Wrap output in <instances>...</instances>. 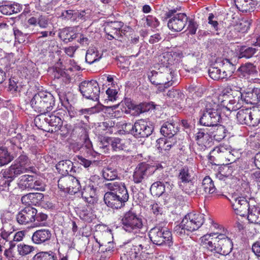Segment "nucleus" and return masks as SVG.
I'll return each instance as SVG.
<instances>
[{"label": "nucleus", "instance_id": "c85d7f7f", "mask_svg": "<svg viewBox=\"0 0 260 260\" xmlns=\"http://www.w3.org/2000/svg\"><path fill=\"white\" fill-rule=\"evenodd\" d=\"M250 109H241L239 110L236 114L238 122L241 124H246L249 126H254L252 120L249 115L250 114Z\"/></svg>", "mask_w": 260, "mask_h": 260}, {"label": "nucleus", "instance_id": "338daca9", "mask_svg": "<svg viewBox=\"0 0 260 260\" xmlns=\"http://www.w3.org/2000/svg\"><path fill=\"white\" fill-rule=\"evenodd\" d=\"M146 22L148 26L156 28L159 25L158 19L152 15H148L146 18Z\"/></svg>", "mask_w": 260, "mask_h": 260}, {"label": "nucleus", "instance_id": "a878e982", "mask_svg": "<svg viewBox=\"0 0 260 260\" xmlns=\"http://www.w3.org/2000/svg\"><path fill=\"white\" fill-rule=\"evenodd\" d=\"M100 110L101 108H100V105L96 104V105L89 108L76 109L75 112V115L71 114V113H69V115H70V117H79L80 118L83 117L85 119H88V115L98 113Z\"/></svg>", "mask_w": 260, "mask_h": 260}, {"label": "nucleus", "instance_id": "39448f33", "mask_svg": "<svg viewBox=\"0 0 260 260\" xmlns=\"http://www.w3.org/2000/svg\"><path fill=\"white\" fill-rule=\"evenodd\" d=\"M205 102V110L202 111L199 123L205 126H217L220 120V106L211 97L206 98Z\"/></svg>", "mask_w": 260, "mask_h": 260}, {"label": "nucleus", "instance_id": "ddd939ff", "mask_svg": "<svg viewBox=\"0 0 260 260\" xmlns=\"http://www.w3.org/2000/svg\"><path fill=\"white\" fill-rule=\"evenodd\" d=\"M41 119L44 120L49 126H51L48 132L50 133L56 132L60 131L63 135H66L68 133V129L66 127L62 126V120L59 116H56L55 114H41Z\"/></svg>", "mask_w": 260, "mask_h": 260}, {"label": "nucleus", "instance_id": "4468645a", "mask_svg": "<svg viewBox=\"0 0 260 260\" xmlns=\"http://www.w3.org/2000/svg\"><path fill=\"white\" fill-rule=\"evenodd\" d=\"M153 128L149 123L140 119L137 120L132 128V134L136 138H147L151 134Z\"/></svg>", "mask_w": 260, "mask_h": 260}, {"label": "nucleus", "instance_id": "c9c22d12", "mask_svg": "<svg viewBox=\"0 0 260 260\" xmlns=\"http://www.w3.org/2000/svg\"><path fill=\"white\" fill-rule=\"evenodd\" d=\"M234 2L237 9L243 12H249L254 8L252 0H234Z\"/></svg>", "mask_w": 260, "mask_h": 260}, {"label": "nucleus", "instance_id": "20e7f679", "mask_svg": "<svg viewBox=\"0 0 260 260\" xmlns=\"http://www.w3.org/2000/svg\"><path fill=\"white\" fill-rule=\"evenodd\" d=\"M204 222V215L191 212L186 214L182 222L175 227V232L180 237L188 235V233L198 230Z\"/></svg>", "mask_w": 260, "mask_h": 260}, {"label": "nucleus", "instance_id": "7c9ffc66", "mask_svg": "<svg viewBox=\"0 0 260 260\" xmlns=\"http://www.w3.org/2000/svg\"><path fill=\"white\" fill-rule=\"evenodd\" d=\"M40 179H37V177L29 175H23L20 176L17 182V187L20 189L26 186H31L33 183L37 181H40Z\"/></svg>", "mask_w": 260, "mask_h": 260}, {"label": "nucleus", "instance_id": "de8ad7c7", "mask_svg": "<svg viewBox=\"0 0 260 260\" xmlns=\"http://www.w3.org/2000/svg\"><path fill=\"white\" fill-rule=\"evenodd\" d=\"M34 251V247L23 243L17 245V254L21 256L29 254Z\"/></svg>", "mask_w": 260, "mask_h": 260}, {"label": "nucleus", "instance_id": "e2e57ef3", "mask_svg": "<svg viewBox=\"0 0 260 260\" xmlns=\"http://www.w3.org/2000/svg\"><path fill=\"white\" fill-rule=\"evenodd\" d=\"M222 234V233L217 232L214 233H210L209 234H207L204 235V236L201 237L200 240H201L202 244L207 243H214V240L215 239V238H212L214 236H219V235Z\"/></svg>", "mask_w": 260, "mask_h": 260}, {"label": "nucleus", "instance_id": "0eeeda50", "mask_svg": "<svg viewBox=\"0 0 260 260\" xmlns=\"http://www.w3.org/2000/svg\"><path fill=\"white\" fill-rule=\"evenodd\" d=\"M148 239L153 244L157 246L165 245L171 247L173 245L172 233L167 228L161 225H158L150 230Z\"/></svg>", "mask_w": 260, "mask_h": 260}, {"label": "nucleus", "instance_id": "37998d69", "mask_svg": "<svg viewBox=\"0 0 260 260\" xmlns=\"http://www.w3.org/2000/svg\"><path fill=\"white\" fill-rule=\"evenodd\" d=\"M209 75L213 80H218L226 78V74L225 72L223 71L222 74H221V71L217 67H210L208 70Z\"/></svg>", "mask_w": 260, "mask_h": 260}, {"label": "nucleus", "instance_id": "13d9d810", "mask_svg": "<svg viewBox=\"0 0 260 260\" xmlns=\"http://www.w3.org/2000/svg\"><path fill=\"white\" fill-rule=\"evenodd\" d=\"M150 190H151V192H152L153 195L158 197L161 196L164 192H166V189L160 185L159 183H153V184L151 185Z\"/></svg>", "mask_w": 260, "mask_h": 260}, {"label": "nucleus", "instance_id": "a211bd4d", "mask_svg": "<svg viewBox=\"0 0 260 260\" xmlns=\"http://www.w3.org/2000/svg\"><path fill=\"white\" fill-rule=\"evenodd\" d=\"M29 164L30 161L27 156L22 154L16 158L15 160V164L13 166H10L9 169L5 170L13 171L16 174H22L26 172Z\"/></svg>", "mask_w": 260, "mask_h": 260}, {"label": "nucleus", "instance_id": "f704fd0d", "mask_svg": "<svg viewBox=\"0 0 260 260\" xmlns=\"http://www.w3.org/2000/svg\"><path fill=\"white\" fill-rule=\"evenodd\" d=\"M56 169L62 175H66L73 170V162L70 160H61L56 165Z\"/></svg>", "mask_w": 260, "mask_h": 260}, {"label": "nucleus", "instance_id": "bb28decb", "mask_svg": "<svg viewBox=\"0 0 260 260\" xmlns=\"http://www.w3.org/2000/svg\"><path fill=\"white\" fill-rule=\"evenodd\" d=\"M177 132V123L172 120L163 123L160 128V134L165 137L172 138Z\"/></svg>", "mask_w": 260, "mask_h": 260}, {"label": "nucleus", "instance_id": "0e129e2a", "mask_svg": "<svg viewBox=\"0 0 260 260\" xmlns=\"http://www.w3.org/2000/svg\"><path fill=\"white\" fill-rule=\"evenodd\" d=\"M47 218L46 214L42 213L37 214L36 217H35V222H32L33 227H41L43 226V222L45 221Z\"/></svg>", "mask_w": 260, "mask_h": 260}, {"label": "nucleus", "instance_id": "cd10ccee", "mask_svg": "<svg viewBox=\"0 0 260 260\" xmlns=\"http://www.w3.org/2000/svg\"><path fill=\"white\" fill-rule=\"evenodd\" d=\"M238 164H239V159H238L237 161L231 163L229 166L225 165L219 168V171L217 173L224 174V175L226 176L235 177L240 170V167L238 166Z\"/></svg>", "mask_w": 260, "mask_h": 260}, {"label": "nucleus", "instance_id": "49530a36", "mask_svg": "<svg viewBox=\"0 0 260 260\" xmlns=\"http://www.w3.org/2000/svg\"><path fill=\"white\" fill-rule=\"evenodd\" d=\"M209 224H210V230L211 233L218 232L224 234V236L228 237V232L227 230L224 229L222 225L218 224L215 222L213 220L209 218Z\"/></svg>", "mask_w": 260, "mask_h": 260}, {"label": "nucleus", "instance_id": "2f4dec72", "mask_svg": "<svg viewBox=\"0 0 260 260\" xmlns=\"http://www.w3.org/2000/svg\"><path fill=\"white\" fill-rule=\"evenodd\" d=\"M94 241L98 244V248L101 249V251L103 253H107L108 256L111 255L114 251V244L112 242H107L104 240H98L94 238Z\"/></svg>", "mask_w": 260, "mask_h": 260}, {"label": "nucleus", "instance_id": "b1692460", "mask_svg": "<svg viewBox=\"0 0 260 260\" xmlns=\"http://www.w3.org/2000/svg\"><path fill=\"white\" fill-rule=\"evenodd\" d=\"M20 174H16L13 171H2L0 173V187L2 189L8 188L10 183L14 180L16 176Z\"/></svg>", "mask_w": 260, "mask_h": 260}, {"label": "nucleus", "instance_id": "ea45409f", "mask_svg": "<svg viewBox=\"0 0 260 260\" xmlns=\"http://www.w3.org/2000/svg\"><path fill=\"white\" fill-rule=\"evenodd\" d=\"M256 49L251 47L242 46L240 47L238 53V58H250L256 53Z\"/></svg>", "mask_w": 260, "mask_h": 260}, {"label": "nucleus", "instance_id": "e433bc0d", "mask_svg": "<svg viewBox=\"0 0 260 260\" xmlns=\"http://www.w3.org/2000/svg\"><path fill=\"white\" fill-rule=\"evenodd\" d=\"M92 205L88 204L86 207H84L79 212V216L81 220L87 222H90L94 218V215L92 213Z\"/></svg>", "mask_w": 260, "mask_h": 260}, {"label": "nucleus", "instance_id": "dca6fc26", "mask_svg": "<svg viewBox=\"0 0 260 260\" xmlns=\"http://www.w3.org/2000/svg\"><path fill=\"white\" fill-rule=\"evenodd\" d=\"M154 172L153 166L145 162L139 164L133 172V182L136 184L141 183L144 179Z\"/></svg>", "mask_w": 260, "mask_h": 260}, {"label": "nucleus", "instance_id": "f03ea898", "mask_svg": "<svg viewBox=\"0 0 260 260\" xmlns=\"http://www.w3.org/2000/svg\"><path fill=\"white\" fill-rule=\"evenodd\" d=\"M231 204L236 214L244 216L247 214V220L250 222L260 225V207L258 205L250 206L245 198L237 194H234L230 199Z\"/></svg>", "mask_w": 260, "mask_h": 260}, {"label": "nucleus", "instance_id": "4d7b16f0", "mask_svg": "<svg viewBox=\"0 0 260 260\" xmlns=\"http://www.w3.org/2000/svg\"><path fill=\"white\" fill-rule=\"evenodd\" d=\"M22 190H35L40 191H43L45 190V185L42 180L38 181L33 183L31 186H26L19 189Z\"/></svg>", "mask_w": 260, "mask_h": 260}, {"label": "nucleus", "instance_id": "f257e3e1", "mask_svg": "<svg viewBox=\"0 0 260 260\" xmlns=\"http://www.w3.org/2000/svg\"><path fill=\"white\" fill-rule=\"evenodd\" d=\"M105 187L109 190L104 197L105 205L108 207L113 209L120 208L128 199V194L124 183L120 181L106 183Z\"/></svg>", "mask_w": 260, "mask_h": 260}, {"label": "nucleus", "instance_id": "8fccbe9b", "mask_svg": "<svg viewBox=\"0 0 260 260\" xmlns=\"http://www.w3.org/2000/svg\"><path fill=\"white\" fill-rule=\"evenodd\" d=\"M233 150L231 149V146L228 144H220L212 150V154H225L227 155L228 153H230Z\"/></svg>", "mask_w": 260, "mask_h": 260}, {"label": "nucleus", "instance_id": "c03bdc74", "mask_svg": "<svg viewBox=\"0 0 260 260\" xmlns=\"http://www.w3.org/2000/svg\"><path fill=\"white\" fill-rule=\"evenodd\" d=\"M103 177L107 181H112L117 178V172L113 168L107 167L103 169Z\"/></svg>", "mask_w": 260, "mask_h": 260}, {"label": "nucleus", "instance_id": "a19ab883", "mask_svg": "<svg viewBox=\"0 0 260 260\" xmlns=\"http://www.w3.org/2000/svg\"><path fill=\"white\" fill-rule=\"evenodd\" d=\"M178 184L180 188L188 194H198L201 193H198L196 186L192 182L188 183L178 182Z\"/></svg>", "mask_w": 260, "mask_h": 260}, {"label": "nucleus", "instance_id": "4c0bfd02", "mask_svg": "<svg viewBox=\"0 0 260 260\" xmlns=\"http://www.w3.org/2000/svg\"><path fill=\"white\" fill-rule=\"evenodd\" d=\"M254 68L252 63H246L241 66L237 71L236 74L241 78L248 79L249 76L253 72Z\"/></svg>", "mask_w": 260, "mask_h": 260}, {"label": "nucleus", "instance_id": "680f3d73", "mask_svg": "<svg viewBox=\"0 0 260 260\" xmlns=\"http://www.w3.org/2000/svg\"><path fill=\"white\" fill-rule=\"evenodd\" d=\"M225 137V128L223 126L218 125L217 127V130L215 132L213 138H214L215 141L217 142H220L222 141Z\"/></svg>", "mask_w": 260, "mask_h": 260}, {"label": "nucleus", "instance_id": "f3484780", "mask_svg": "<svg viewBox=\"0 0 260 260\" xmlns=\"http://www.w3.org/2000/svg\"><path fill=\"white\" fill-rule=\"evenodd\" d=\"M99 179L98 176H94L92 177L91 180H89V183L87 185L85 186L83 188V191L81 193V197L84 199L85 202L90 205H93L96 202V187L94 186L91 181L92 180H96Z\"/></svg>", "mask_w": 260, "mask_h": 260}, {"label": "nucleus", "instance_id": "4be33fe9", "mask_svg": "<svg viewBox=\"0 0 260 260\" xmlns=\"http://www.w3.org/2000/svg\"><path fill=\"white\" fill-rule=\"evenodd\" d=\"M196 178V174L192 169L187 167H182L178 174V183H190Z\"/></svg>", "mask_w": 260, "mask_h": 260}, {"label": "nucleus", "instance_id": "6e6552de", "mask_svg": "<svg viewBox=\"0 0 260 260\" xmlns=\"http://www.w3.org/2000/svg\"><path fill=\"white\" fill-rule=\"evenodd\" d=\"M121 224H122V228L128 233L137 234L144 233L145 231L142 219L136 213L131 211L124 214V216L121 219Z\"/></svg>", "mask_w": 260, "mask_h": 260}, {"label": "nucleus", "instance_id": "aec40b11", "mask_svg": "<svg viewBox=\"0 0 260 260\" xmlns=\"http://www.w3.org/2000/svg\"><path fill=\"white\" fill-rule=\"evenodd\" d=\"M22 6L16 3L3 1L0 3V12L4 15H10L16 14L21 11Z\"/></svg>", "mask_w": 260, "mask_h": 260}, {"label": "nucleus", "instance_id": "052dcab7", "mask_svg": "<svg viewBox=\"0 0 260 260\" xmlns=\"http://www.w3.org/2000/svg\"><path fill=\"white\" fill-rule=\"evenodd\" d=\"M160 180L161 181H156L153 183H159V185L167 189V192L171 191L173 187V181L168 178L160 179Z\"/></svg>", "mask_w": 260, "mask_h": 260}, {"label": "nucleus", "instance_id": "72a5a7b5", "mask_svg": "<svg viewBox=\"0 0 260 260\" xmlns=\"http://www.w3.org/2000/svg\"><path fill=\"white\" fill-rule=\"evenodd\" d=\"M81 149V152H84L86 154L94 156L96 152L92 150V143L88 140H85L84 145L82 146H79L78 143L73 144V150L76 152Z\"/></svg>", "mask_w": 260, "mask_h": 260}, {"label": "nucleus", "instance_id": "412c9836", "mask_svg": "<svg viewBox=\"0 0 260 260\" xmlns=\"http://www.w3.org/2000/svg\"><path fill=\"white\" fill-rule=\"evenodd\" d=\"M51 233L48 229H40L36 231L31 236L32 242L36 244H41L50 239Z\"/></svg>", "mask_w": 260, "mask_h": 260}, {"label": "nucleus", "instance_id": "3c124183", "mask_svg": "<svg viewBox=\"0 0 260 260\" xmlns=\"http://www.w3.org/2000/svg\"><path fill=\"white\" fill-rule=\"evenodd\" d=\"M15 244H11L10 245V247L7 248L4 250V256H6L7 258L10 260H19L21 255H18L17 252L14 251V248Z\"/></svg>", "mask_w": 260, "mask_h": 260}, {"label": "nucleus", "instance_id": "5701e85b", "mask_svg": "<svg viewBox=\"0 0 260 260\" xmlns=\"http://www.w3.org/2000/svg\"><path fill=\"white\" fill-rule=\"evenodd\" d=\"M43 199V194L42 193H29L22 197L21 201L23 205L30 206L38 205Z\"/></svg>", "mask_w": 260, "mask_h": 260}, {"label": "nucleus", "instance_id": "393cba45", "mask_svg": "<svg viewBox=\"0 0 260 260\" xmlns=\"http://www.w3.org/2000/svg\"><path fill=\"white\" fill-rule=\"evenodd\" d=\"M244 102L247 104L256 105L260 102V89L254 88L242 94Z\"/></svg>", "mask_w": 260, "mask_h": 260}, {"label": "nucleus", "instance_id": "79ce46f5", "mask_svg": "<svg viewBox=\"0 0 260 260\" xmlns=\"http://www.w3.org/2000/svg\"><path fill=\"white\" fill-rule=\"evenodd\" d=\"M202 189L204 190L205 193L212 194L215 192V187L211 179L209 176H206L202 182Z\"/></svg>", "mask_w": 260, "mask_h": 260}, {"label": "nucleus", "instance_id": "6ab92c4d", "mask_svg": "<svg viewBox=\"0 0 260 260\" xmlns=\"http://www.w3.org/2000/svg\"><path fill=\"white\" fill-rule=\"evenodd\" d=\"M27 23L34 26L39 25L41 28H47L50 23L48 16L40 12H37L30 17Z\"/></svg>", "mask_w": 260, "mask_h": 260}, {"label": "nucleus", "instance_id": "f8f14e48", "mask_svg": "<svg viewBox=\"0 0 260 260\" xmlns=\"http://www.w3.org/2000/svg\"><path fill=\"white\" fill-rule=\"evenodd\" d=\"M79 90L85 98L99 102L100 88L98 82H81L79 85Z\"/></svg>", "mask_w": 260, "mask_h": 260}, {"label": "nucleus", "instance_id": "473e14b6", "mask_svg": "<svg viewBox=\"0 0 260 260\" xmlns=\"http://www.w3.org/2000/svg\"><path fill=\"white\" fill-rule=\"evenodd\" d=\"M105 141L111 145L112 150L117 152L125 148L124 140L118 138H105Z\"/></svg>", "mask_w": 260, "mask_h": 260}, {"label": "nucleus", "instance_id": "09e8293b", "mask_svg": "<svg viewBox=\"0 0 260 260\" xmlns=\"http://www.w3.org/2000/svg\"><path fill=\"white\" fill-rule=\"evenodd\" d=\"M58 67V66H57L50 69L48 72L53 80L60 79L63 81V78L66 77V74L61 69H57Z\"/></svg>", "mask_w": 260, "mask_h": 260}, {"label": "nucleus", "instance_id": "9d476101", "mask_svg": "<svg viewBox=\"0 0 260 260\" xmlns=\"http://www.w3.org/2000/svg\"><path fill=\"white\" fill-rule=\"evenodd\" d=\"M182 54L177 52H165L155 57V61L160 67L169 69L173 76L175 70L178 68Z\"/></svg>", "mask_w": 260, "mask_h": 260}, {"label": "nucleus", "instance_id": "2eb2a0df", "mask_svg": "<svg viewBox=\"0 0 260 260\" xmlns=\"http://www.w3.org/2000/svg\"><path fill=\"white\" fill-rule=\"evenodd\" d=\"M37 210L31 206H26L16 214V222L20 225H27L35 222V218L37 216Z\"/></svg>", "mask_w": 260, "mask_h": 260}, {"label": "nucleus", "instance_id": "864d4df0", "mask_svg": "<svg viewBox=\"0 0 260 260\" xmlns=\"http://www.w3.org/2000/svg\"><path fill=\"white\" fill-rule=\"evenodd\" d=\"M172 147V143L166 138H161L157 140L156 147L160 150H169Z\"/></svg>", "mask_w": 260, "mask_h": 260}, {"label": "nucleus", "instance_id": "1a4fd4ad", "mask_svg": "<svg viewBox=\"0 0 260 260\" xmlns=\"http://www.w3.org/2000/svg\"><path fill=\"white\" fill-rule=\"evenodd\" d=\"M202 244L210 251L223 255L228 254L232 249V242L231 239L223 234L216 237L214 242H208Z\"/></svg>", "mask_w": 260, "mask_h": 260}, {"label": "nucleus", "instance_id": "69168bd1", "mask_svg": "<svg viewBox=\"0 0 260 260\" xmlns=\"http://www.w3.org/2000/svg\"><path fill=\"white\" fill-rule=\"evenodd\" d=\"M123 26V23L121 21H114L109 22L107 26V30L109 31L113 30L119 31V30Z\"/></svg>", "mask_w": 260, "mask_h": 260}, {"label": "nucleus", "instance_id": "423d86ee", "mask_svg": "<svg viewBox=\"0 0 260 260\" xmlns=\"http://www.w3.org/2000/svg\"><path fill=\"white\" fill-rule=\"evenodd\" d=\"M36 94H34L30 100V106L38 113L43 115L52 109L55 100L52 94L46 91L37 89Z\"/></svg>", "mask_w": 260, "mask_h": 260}, {"label": "nucleus", "instance_id": "c756f323", "mask_svg": "<svg viewBox=\"0 0 260 260\" xmlns=\"http://www.w3.org/2000/svg\"><path fill=\"white\" fill-rule=\"evenodd\" d=\"M195 140L198 145L206 147L209 146L210 136L205 129H198L195 133Z\"/></svg>", "mask_w": 260, "mask_h": 260}, {"label": "nucleus", "instance_id": "9b49d317", "mask_svg": "<svg viewBox=\"0 0 260 260\" xmlns=\"http://www.w3.org/2000/svg\"><path fill=\"white\" fill-rule=\"evenodd\" d=\"M176 10H170L166 13L167 18H170L168 22V26L174 31H180L185 26L188 17L185 13L175 14Z\"/></svg>", "mask_w": 260, "mask_h": 260}, {"label": "nucleus", "instance_id": "6e6d98bb", "mask_svg": "<svg viewBox=\"0 0 260 260\" xmlns=\"http://www.w3.org/2000/svg\"><path fill=\"white\" fill-rule=\"evenodd\" d=\"M100 58L101 57H98V52L92 49H88L86 52L85 60L89 64L99 60Z\"/></svg>", "mask_w": 260, "mask_h": 260}, {"label": "nucleus", "instance_id": "7ed1b4c3", "mask_svg": "<svg viewBox=\"0 0 260 260\" xmlns=\"http://www.w3.org/2000/svg\"><path fill=\"white\" fill-rule=\"evenodd\" d=\"M135 238L127 245L124 253L121 255V260H137L141 254L145 253L150 248L151 241L146 237L144 233H138Z\"/></svg>", "mask_w": 260, "mask_h": 260}, {"label": "nucleus", "instance_id": "774afa93", "mask_svg": "<svg viewBox=\"0 0 260 260\" xmlns=\"http://www.w3.org/2000/svg\"><path fill=\"white\" fill-rule=\"evenodd\" d=\"M219 63H221L224 67L225 69H227L229 72L233 73L235 70V64L231 61L229 59H223Z\"/></svg>", "mask_w": 260, "mask_h": 260}, {"label": "nucleus", "instance_id": "58836bf2", "mask_svg": "<svg viewBox=\"0 0 260 260\" xmlns=\"http://www.w3.org/2000/svg\"><path fill=\"white\" fill-rule=\"evenodd\" d=\"M77 33L70 28H65L59 33V37L65 43L76 39Z\"/></svg>", "mask_w": 260, "mask_h": 260}, {"label": "nucleus", "instance_id": "bf43d9fd", "mask_svg": "<svg viewBox=\"0 0 260 260\" xmlns=\"http://www.w3.org/2000/svg\"><path fill=\"white\" fill-rule=\"evenodd\" d=\"M70 177H73V176H66L59 179V181H58V186H59V188L60 189V190L65 191L67 189V186L70 184L71 181L73 180L72 179L70 178Z\"/></svg>", "mask_w": 260, "mask_h": 260}, {"label": "nucleus", "instance_id": "a18cd8bd", "mask_svg": "<svg viewBox=\"0 0 260 260\" xmlns=\"http://www.w3.org/2000/svg\"><path fill=\"white\" fill-rule=\"evenodd\" d=\"M80 13L77 10H68L63 11L60 17L63 19L75 21L79 17Z\"/></svg>", "mask_w": 260, "mask_h": 260}, {"label": "nucleus", "instance_id": "603ef678", "mask_svg": "<svg viewBox=\"0 0 260 260\" xmlns=\"http://www.w3.org/2000/svg\"><path fill=\"white\" fill-rule=\"evenodd\" d=\"M249 116L253 121L254 126H257L260 122V106L250 109Z\"/></svg>", "mask_w": 260, "mask_h": 260}, {"label": "nucleus", "instance_id": "5fc2aeb1", "mask_svg": "<svg viewBox=\"0 0 260 260\" xmlns=\"http://www.w3.org/2000/svg\"><path fill=\"white\" fill-rule=\"evenodd\" d=\"M12 160V157L8 152L7 149L2 147L0 148V164L5 166Z\"/></svg>", "mask_w": 260, "mask_h": 260}]
</instances>
